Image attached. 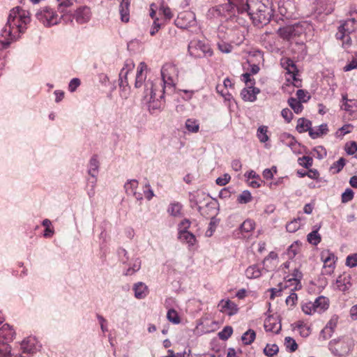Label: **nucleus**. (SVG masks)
I'll use <instances>...</instances> for the list:
<instances>
[{
	"mask_svg": "<svg viewBox=\"0 0 357 357\" xmlns=\"http://www.w3.org/2000/svg\"><path fill=\"white\" fill-rule=\"evenodd\" d=\"M283 67L287 70V73L288 77L287 79L288 82H291V83L296 87L299 86V80L297 78V69L296 65L294 63L293 61L289 59H285L282 63Z\"/></svg>",
	"mask_w": 357,
	"mask_h": 357,
	"instance_id": "nucleus-12",
	"label": "nucleus"
},
{
	"mask_svg": "<svg viewBox=\"0 0 357 357\" xmlns=\"http://www.w3.org/2000/svg\"><path fill=\"white\" fill-rule=\"evenodd\" d=\"M40 348V345L37 339L33 336L25 337L20 342V350L24 354H33L36 353Z\"/></svg>",
	"mask_w": 357,
	"mask_h": 357,
	"instance_id": "nucleus-11",
	"label": "nucleus"
},
{
	"mask_svg": "<svg viewBox=\"0 0 357 357\" xmlns=\"http://www.w3.org/2000/svg\"><path fill=\"white\" fill-rule=\"evenodd\" d=\"M167 319L174 324H178L181 322V319L178 312L174 309H169L167 313Z\"/></svg>",
	"mask_w": 357,
	"mask_h": 357,
	"instance_id": "nucleus-46",
	"label": "nucleus"
},
{
	"mask_svg": "<svg viewBox=\"0 0 357 357\" xmlns=\"http://www.w3.org/2000/svg\"><path fill=\"white\" fill-rule=\"evenodd\" d=\"M185 127L189 132L197 133L199 130V123L195 119H188L185 123Z\"/></svg>",
	"mask_w": 357,
	"mask_h": 357,
	"instance_id": "nucleus-37",
	"label": "nucleus"
},
{
	"mask_svg": "<svg viewBox=\"0 0 357 357\" xmlns=\"http://www.w3.org/2000/svg\"><path fill=\"white\" fill-rule=\"evenodd\" d=\"M256 337V333L255 332L252 330L249 329L245 333H244L241 337V340L243 342V344L246 345L250 344L252 342H254L255 339Z\"/></svg>",
	"mask_w": 357,
	"mask_h": 357,
	"instance_id": "nucleus-40",
	"label": "nucleus"
},
{
	"mask_svg": "<svg viewBox=\"0 0 357 357\" xmlns=\"http://www.w3.org/2000/svg\"><path fill=\"white\" fill-rule=\"evenodd\" d=\"M300 244L298 242H295L291 244L287 250V255L288 258L293 259L300 251Z\"/></svg>",
	"mask_w": 357,
	"mask_h": 357,
	"instance_id": "nucleus-45",
	"label": "nucleus"
},
{
	"mask_svg": "<svg viewBox=\"0 0 357 357\" xmlns=\"http://www.w3.org/2000/svg\"><path fill=\"white\" fill-rule=\"evenodd\" d=\"M238 12L246 13L256 24H267L272 15L273 10L268 0H229Z\"/></svg>",
	"mask_w": 357,
	"mask_h": 357,
	"instance_id": "nucleus-2",
	"label": "nucleus"
},
{
	"mask_svg": "<svg viewBox=\"0 0 357 357\" xmlns=\"http://www.w3.org/2000/svg\"><path fill=\"white\" fill-rule=\"evenodd\" d=\"M218 47L220 51L223 53H229L232 50V46L224 41L220 42L218 43Z\"/></svg>",
	"mask_w": 357,
	"mask_h": 357,
	"instance_id": "nucleus-60",
	"label": "nucleus"
},
{
	"mask_svg": "<svg viewBox=\"0 0 357 357\" xmlns=\"http://www.w3.org/2000/svg\"><path fill=\"white\" fill-rule=\"evenodd\" d=\"M351 277L350 275L343 274L340 275L333 284L334 289L341 291H346L351 287Z\"/></svg>",
	"mask_w": 357,
	"mask_h": 357,
	"instance_id": "nucleus-21",
	"label": "nucleus"
},
{
	"mask_svg": "<svg viewBox=\"0 0 357 357\" xmlns=\"http://www.w3.org/2000/svg\"><path fill=\"white\" fill-rule=\"evenodd\" d=\"M321 259L324 263V273L331 274L334 271L337 260V257L334 253L328 250H324L321 253Z\"/></svg>",
	"mask_w": 357,
	"mask_h": 357,
	"instance_id": "nucleus-10",
	"label": "nucleus"
},
{
	"mask_svg": "<svg viewBox=\"0 0 357 357\" xmlns=\"http://www.w3.org/2000/svg\"><path fill=\"white\" fill-rule=\"evenodd\" d=\"M91 17V11L88 6H80L75 13V19L79 24H85L88 22Z\"/></svg>",
	"mask_w": 357,
	"mask_h": 357,
	"instance_id": "nucleus-18",
	"label": "nucleus"
},
{
	"mask_svg": "<svg viewBox=\"0 0 357 357\" xmlns=\"http://www.w3.org/2000/svg\"><path fill=\"white\" fill-rule=\"evenodd\" d=\"M175 25L181 29H188L196 24L195 15L191 11H184L178 14L174 21Z\"/></svg>",
	"mask_w": 357,
	"mask_h": 357,
	"instance_id": "nucleus-9",
	"label": "nucleus"
},
{
	"mask_svg": "<svg viewBox=\"0 0 357 357\" xmlns=\"http://www.w3.org/2000/svg\"><path fill=\"white\" fill-rule=\"evenodd\" d=\"M344 151L348 155H354L357 151V144L354 141L346 143Z\"/></svg>",
	"mask_w": 357,
	"mask_h": 357,
	"instance_id": "nucleus-54",
	"label": "nucleus"
},
{
	"mask_svg": "<svg viewBox=\"0 0 357 357\" xmlns=\"http://www.w3.org/2000/svg\"><path fill=\"white\" fill-rule=\"evenodd\" d=\"M312 158L310 156H303L298 158L300 165L308 168L312 165Z\"/></svg>",
	"mask_w": 357,
	"mask_h": 357,
	"instance_id": "nucleus-58",
	"label": "nucleus"
},
{
	"mask_svg": "<svg viewBox=\"0 0 357 357\" xmlns=\"http://www.w3.org/2000/svg\"><path fill=\"white\" fill-rule=\"evenodd\" d=\"M216 90L225 101H231L233 99V96L229 89H227L226 88L222 89V86L221 84L217 85Z\"/></svg>",
	"mask_w": 357,
	"mask_h": 357,
	"instance_id": "nucleus-44",
	"label": "nucleus"
},
{
	"mask_svg": "<svg viewBox=\"0 0 357 357\" xmlns=\"http://www.w3.org/2000/svg\"><path fill=\"white\" fill-rule=\"evenodd\" d=\"M328 132V126L326 124H321L319 126L314 127L310 130V136L313 138H317Z\"/></svg>",
	"mask_w": 357,
	"mask_h": 357,
	"instance_id": "nucleus-35",
	"label": "nucleus"
},
{
	"mask_svg": "<svg viewBox=\"0 0 357 357\" xmlns=\"http://www.w3.org/2000/svg\"><path fill=\"white\" fill-rule=\"evenodd\" d=\"M301 227V219H294L290 222L287 223L286 225V229L289 232H295L296 231Z\"/></svg>",
	"mask_w": 357,
	"mask_h": 357,
	"instance_id": "nucleus-51",
	"label": "nucleus"
},
{
	"mask_svg": "<svg viewBox=\"0 0 357 357\" xmlns=\"http://www.w3.org/2000/svg\"><path fill=\"white\" fill-rule=\"evenodd\" d=\"M284 345L287 349H288L290 352L295 351L298 348V345L296 341L290 337H285Z\"/></svg>",
	"mask_w": 357,
	"mask_h": 357,
	"instance_id": "nucleus-52",
	"label": "nucleus"
},
{
	"mask_svg": "<svg viewBox=\"0 0 357 357\" xmlns=\"http://www.w3.org/2000/svg\"><path fill=\"white\" fill-rule=\"evenodd\" d=\"M344 165L345 160L343 158H341L331 165V171L333 174H337L342 169Z\"/></svg>",
	"mask_w": 357,
	"mask_h": 357,
	"instance_id": "nucleus-50",
	"label": "nucleus"
},
{
	"mask_svg": "<svg viewBox=\"0 0 357 357\" xmlns=\"http://www.w3.org/2000/svg\"><path fill=\"white\" fill-rule=\"evenodd\" d=\"M245 274L248 279L258 278L261 275V269L258 265L254 264L246 268Z\"/></svg>",
	"mask_w": 357,
	"mask_h": 357,
	"instance_id": "nucleus-32",
	"label": "nucleus"
},
{
	"mask_svg": "<svg viewBox=\"0 0 357 357\" xmlns=\"http://www.w3.org/2000/svg\"><path fill=\"white\" fill-rule=\"evenodd\" d=\"M279 351V347L275 344H267L264 349V353L268 357H273L276 355Z\"/></svg>",
	"mask_w": 357,
	"mask_h": 357,
	"instance_id": "nucleus-43",
	"label": "nucleus"
},
{
	"mask_svg": "<svg viewBox=\"0 0 357 357\" xmlns=\"http://www.w3.org/2000/svg\"><path fill=\"white\" fill-rule=\"evenodd\" d=\"M0 357H11V347L6 342H0Z\"/></svg>",
	"mask_w": 357,
	"mask_h": 357,
	"instance_id": "nucleus-49",
	"label": "nucleus"
},
{
	"mask_svg": "<svg viewBox=\"0 0 357 357\" xmlns=\"http://www.w3.org/2000/svg\"><path fill=\"white\" fill-rule=\"evenodd\" d=\"M130 0H122L120 6L119 12L121 15V21L128 22L129 21V6Z\"/></svg>",
	"mask_w": 357,
	"mask_h": 357,
	"instance_id": "nucleus-31",
	"label": "nucleus"
},
{
	"mask_svg": "<svg viewBox=\"0 0 357 357\" xmlns=\"http://www.w3.org/2000/svg\"><path fill=\"white\" fill-rule=\"evenodd\" d=\"M148 66L144 62H140L137 68L136 75H135V88H139L142 86L144 82L146 81L147 76Z\"/></svg>",
	"mask_w": 357,
	"mask_h": 357,
	"instance_id": "nucleus-16",
	"label": "nucleus"
},
{
	"mask_svg": "<svg viewBox=\"0 0 357 357\" xmlns=\"http://www.w3.org/2000/svg\"><path fill=\"white\" fill-rule=\"evenodd\" d=\"M15 336V331L8 324H3V319L0 317V342L13 341Z\"/></svg>",
	"mask_w": 357,
	"mask_h": 357,
	"instance_id": "nucleus-14",
	"label": "nucleus"
},
{
	"mask_svg": "<svg viewBox=\"0 0 357 357\" xmlns=\"http://www.w3.org/2000/svg\"><path fill=\"white\" fill-rule=\"evenodd\" d=\"M295 328H296L300 335L303 337H308L311 333V328L309 325L303 321H298L295 323Z\"/></svg>",
	"mask_w": 357,
	"mask_h": 357,
	"instance_id": "nucleus-33",
	"label": "nucleus"
},
{
	"mask_svg": "<svg viewBox=\"0 0 357 357\" xmlns=\"http://www.w3.org/2000/svg\"><path fill=\"white\" fill-rule=\"evenodd\" d=\"M268 128L266 126H260L257 130V137L261 143L266 144L270 138L268 135Z\"/></svg>",
	"mask_w": 357,
	"mask_h": 357,
	"instance_id": "nucleus-34",
	"label": "nucleus"
},
{
	"mask_svg": "<svg viewBox=\"0 0 357 357\" xmlns=\"http://www.w3.org/2000/svg\"><path fill=\"white\" fill-rule=\"evenodd\" d=\"M233 329L231 326H225L222 331L218 333L221 340H227L232 334Z\"/></svg>",
	"mask_w": 357,
	"mask_h": 357,
	"instance_id": "nucleus-57",
	"label": "nucleus"
},
{
	"mask_svg": "<svg viewBox=\"0 0 357 357\" xmlns=\"http://www.w3.org/2000/svg\"><path fill=\"white\" fill-rule=\"evenodd\" d=\"M252 197L248 190L243 191L237 197L239 204H247L252 201Z\"/></svg>",
	"mask_w": 357,
	"mask_h": 357,
	"instance_id": "nucleus-48",
	"label": "nucleus"
},
{
	"mask_svg": "<svg viewBox=\"0 0 357 357\" xmlns=\"http://www.w3.org/2000/svg\"><path fill=\"white\" fill-rule=\"evenodd\" d=\"M36 17L45 26H51L57 24L61 17L51 8H43L39 10Z\"/></svg>",
	"mask_w": 357,
	"mask_h": 357,
	"instance_id": "nucleus-5",
	"label": "nucleus"
},
{
	"mask_svg": "<svg viewBox=\"0 0 357 357\" xmlns=\"http://www.w3.org/2000/svg\"><path fill=\"white\" fill-rule=\"evenodd\" d=\"M311 122L307 119L303 118L299 119L298 120L296 129L299 132L309 131L310 130Z\"/></svg>",
	"mask_w": 357,
	"mask_h": 357,
	"instance_id": "nucleus-39",
	"label": "nucleus"
},
{
	"mask_svg": "<svg viewBox=\"0 0 357 357\" xmlns=\"http://www.w3.org/2000/svg\"><path fill=\"white\" fill-rule=\"evenodd\" d=\"M259 92L260 90L258 88L248 86L241 91V96L245 101L255 102L257 100V95L259 94Z\"/></svg>",
	"mask_w": 357,
	"mask_h": 357,
	"instance_id": "nucleus-24",
	"label": "nucleus"
},
{
	"mask_svg": "<svg viewBox=\"0 0 357 357\" xmlns=\"http://www.w3.org/2000/svg\"><path fill=\"white\" fill-rule=\"evenodd\" d=\"M178 238L182 243L187 245L190 250H194L197 244L196 236L190 231L178 234Z\"/></svg>",
	"mask_w": 357,
	"mask_h": 357,
	"instance_id": "nucleus-20",
	"label": "nucleus"
},
{
	"mask_svg": "<svg viewBox=\"0 0 357 357\" xmlns=\"http://www.w3.org/2000/svg\"><path fill=\"white\" fill-rule=\"evenodd\" d=\"M255 228V222L250 219L245 220L239 227L238 230L243 237H246Z\"/></svg>",
	"mask_w": 357,
	"mask_h": 357,
	"instance_id": "nucleus-29",
	"label": "nucleus"
},
{
	"mask_svg": "<svg viewBox=\"0 0 357 357\" xmlns=\"http://www.w3.org/2000/svg\"><path fill=\"white\" fill-rule=\"evenodd\" d=\"M345 264L350 268L357 266V253L348 255L346 258Z\"/></svg>",
	"mask_w": 357,
	"mask_h": 357,
	"instance_id": "nucleus-55",
	"label": "nucleus"
},
{
	"mask_svg": "<svg viewBox=\"0 0 357 357\" xmlns=\"http://www.w3.org/2000/svg\"><path fill=\"white\" fill-rule=\"evenodd\" d=\"M217 220L215 218H212L208 225V227L205 232V236L207 237H211L213 234L214 231L215 230Z\"/></svg>",
	"mask_w": 357,
	"mask_h": 357,
	"instance_id": "nucleus-56",
	"label": "nucleus"
},
{
	"mask_svg": "<svg viewBox=\"0 0 357 357\" xmlns=\"http://www.w3.org/2000/svg\"><path fill=\"white\" fill-rule=\"evenodd\" d=\"M188 52L191 56L197 58L211 56L213 53L208 43L197 40L190 41Z\"/></svg>",
	"mask_w": 357,
	"mask_h": 357,
	"instance_id": "nucleus-6",
	"label": "nucleus"
},
{
	"mask_svg": "<svg viewBox=\"0 0 357 357\" xmlns=\"http://www.w3.org/2000/svg\"><path fill=\"white\" fill-rule=\"evenodd\" d=\"M340 109L345 112L349 120L357 119V100L349 99L346 93L342 94L340 101Z\"/></svg>",
	"mask_w": 357,
	"mask_h": 357,
	"instance_id": "nucleus-7",
	"label": "nucleus"
},
{
	"mask_svg": "<svg viewBox=\"0 0 357 357\" xmlns=\"http://www.w3.org/2000/svg\"><path fill=\"white\" fill-rule=\"evenodd\" d=\"M355 30L356 20L354 18L346 20L338 27L335 36L337 40L342 41L343 48L347 49L351 45L350 34Z\"/></svg>",
	"mask_w": 357,
	"mask_h": 357,
	"instance_id": "nucleus-4",
	"label": "nucleus"
},
{
	"mask_svg": "<svg viewBox=\"0 0 357 357\" xmlns=\"http://www.w3.org/2000/svg\"><path fill=\"white\" fill-rule=\"evenodd\" d=\"M161 76L164 86L159 81L153 82L148 80L144 84V97L149 101H155L163 97L165 88L174 84L178 76V70L176 66L172 63L165 64L161 69Z\"/></svg>",
	"mask_w": 357,
	"mask_h": 357,
	"instance_id": "nucleus-3",
	"label": "nucleus"
},
{
	"mask_svg": "<svg viewBox=\"0 0 357 357\" xmlns=\"http://www.w3.org/2000/svg\"><path fill=\"white\" fill-rule=\"evenodd\" d=\"M301 102V101L294 98H290L288 100L289 105L296 114L301 113L303 109V107Z\"/></svg>",
	"mask_w": 357,
	"mask_h": 357,
	"instance_id": "nucleus-41",
	"label": "nucleus"
},
{
	"mask_svg": "<svg viewBox=\"0 0 357 357\" xmlns=\"http://www.w3.org/2000/svg\"><path fill=\"white\" fill-rule=\"evenodd\" d=\"M313 303L315 306V310L318 313H321L326 310L329 307L328 299L323 296H319Z\"/></svg>",
	"mask_w": 357,
	"mask_h": 357,
	"instance_id": "nucleus-30",
	"label": "nucleus"
},
{
	"mask_svg": "<svg viewBox=\"0 0 357 357\" xmlns=\"http://www.w3.org/2000/svg\"><path fill=\"white\" fill-rule=\"evenodd\" d=\"M302 26L298 24L287 26L278 29V33L279 36L285 40H289L294 37L299 36L302 33Z\"/></svg>",
	"mask_w": 357,
	"mask_h": 357,
	"instance_id": "nucleus-13",
	"label": "nucleus"
},
{
	"mask_svg": "<svg viewBox=\"0 0 357 357\" xmlns=\"http://www.w3.org/2000/svg\"><path fill=\"white\" fill-rule=\"evenodd\" d=\"M160 10L162 11L165 17L167 20H171L174 17L170 8L165 6L163 3L160 6Z\"/></svg>",
	"mask_w": 357,
	"mask_h": 357,
	"instance_id": "nucleus-61",
	"label": "nucleus"
},
{
	"mask_svg": "<svg viewBox=\"0 0 357 357\" xmlns=\"http://www.w3.org/2000/svg\"><path fill=\"white\" fill-rule=\"evenodd\" d=\"M218 307L220 312L230 317L237 314L238 311L237 305L229 299L221 300L219 302Z\"/></svg>",
	"mask_w": 357,
	"mask_h": 357,
	"instance_id": "nucleus-15",
	"label": "nucleus"
},
{
	"mask_svg": "<svg viewBox=\"0 0 357 357\" xmlns=\"http://www.w3.org/2000/svg\"><path fill=\"white\" fill-rule=\"evenodd\" d=\"M123 252L126 259H123V264L128 266L124 274L126 275H132L140 269L142 261L139 257L135 255L130 256L125 250H123Z\"/></svg>",
	"mask_w": 357,
	"mask_h": 357,
	"instance_id": "nucleus-8",
	"label": "nucleus"
},
{
	"mask_svg": "<svg viewBox=\"0 0 357 357\" xmlns=\"http://www.w3.org/2000/svg\"><path fill=\"white\" fill-rule=\"evenodd\" d=\"M278 255L275 252H271L264 259V265L267 270L274 268L276 266Z\"/></svg>",
	"mask_w": 357,
	"mask_h": 357,
	"instance_id": "nucleus-36",
	"label": "nucleus"
},
{
	"mask_svg": "<svg viewBox=\"0 0 357 357\" xmlns=\"http://www.w3.org/2000/svg\"><path fill=\"white\" fill-rule=\"evenodd\" d=\"M58 3V9L61 13H65L68 8L71 7L76 0H56Z\"/></svg>",
	"mask_w": 357,
	"mask_h": 357,
	"instance_id": "nucleus-47",
	"label": "nucleus"
},
{
	"mask_svg": "<svg viewBox=\"0 0 357 357\" xmlns=\"http://www.w3.org/2000/svg\"><path fill=\"white\" fill-rule=\"evenodd\" d=\"M301 278V272L298 269H295L293 273V278H289L287 281H285L284 284H280V285H283L284 288L294 286V288L291 289V290H296L301 288L300 280Z\"/></svg>",
	"mask_w": 357,
	"mask_h": 357,
	"instance_id": "nucleus-25",
	"label": "nucleus"
},
{
	"mask_svg": "<svg viewBox=\"0 0 357 357\" xmlns=\"http://www.w3.org/2000/svg\"><path fill=\"white\" fill-rule=\"evenodd\" d=\"M126 192L128 195L133 196L137 200H142L143 199L142 195L137 192L138 188V181L135 179L128 181L124 185Z\"/></svg>",
	"mask_w": 357,
	"mask_h": 357,
	"instance_id": "nucleus-22",
	"label": "nucleus"
},
{
	"mask_svg": "<svg viewBox=\"0 0 357 357\" xmlns=\"http://www.w3.org/2000/svg\"><path fill=\"white\" fill-rule=\"evenodd\" d=\"M301 310L307 315H312L317 312L315 306L312 301H305L301 304Z\"/></svg>",
	"mask_w": 357,
	"mask_h": 357,
	"instance_id": "nucleus-38",
	"label": "nucleus"
},
{
	"mask_svg": "<svg viewBox=\"0 0 357 357\" xmlns=\"http://www.w3.org/2000/svg\"><path fill=\"white\" fill-rule=\"evenodd\" d=\"M189 199L195 205H199L208 199V195L203 190H197L189 195Z\"/></svg>",
	"mask_w": 357,
	"mask_h": 357,
	"instance_id": "nucleus-26",
	"label": "nucleus"
},
{
	"mask_svg": "<svg viewBox=\"0 0 357 357\" xmlns=\"http://www.w3.org/2000/svg\"><path fill=\"white\" fill-rule=\"evenodd\" d=\"M132 290L135 294V297L137 299H143L149 294L148 287L142 282H138L134 284Z\"/></svg>",
	"mask_w": 357,
	"mask_h": 357,
	"instance_id": "nucleus-27",
	"label": "nucleus"
},
{
	"mask_svg": "<svg viewBox=\"0 0 357 357\" xmlns=\"http://www.w3.org/2000/svg\"><path fill=\"white\" fill-rule=\"evenodd\" d=\"M353 126L351 124H346L340 128L337 132L338 136H344L346 134H349L351 132Z\"/></svg>",
	"mask_w": 357,
	"mask_h": 357,
	"instance_id": "nucleus-62",
	"label": "nucleus"
},
{
	"mask_svg": "<svg viewBox=\"0 0 357 357\" xmlns=\"http://www.w3.org/2000/svg\"><path fill=\"white\" fill-rule=\"evenodd\" d=\"M30 22L31 15L28 10L20 6L12 8L0 31V42L9 45L16 41L25 33Z\"/></svg>",
	"mask_w": 357,
	"mask_h": 357,
	"instance_id": "nucleus-1",
	"label": "nucleus"
},
{
	"mask_svg": "<svg viewBox=\"0 0 357 357\" xmlns=\"http://www.w3.org/2000/svg\"><path fill=\"white\" fill-rule=\"evenodd\" d=\"M100 167V162L98 159L97 155H93L89 162L88 165V173L89 174L94 178L93 183H96V178L98 174Z\"/></svg>",
	"mask_w": 357,
	"mask_h": 357,
	"instance_id": "nucleus-23",
	"label": "nucleus"
},
{
	"mask_svg": "<svg viewBox=\"0 0 357 357\" xmlns=\"http://www.w3.org/2000/svg\"><path fill=\"white\" fill-rule=\"evenodd\" d=\"M182 206L179 203H172L168 208V212L173 216H177L181 214Z\"/></svg>",
	"mask_w": 357,
	"mask_h": 357,
	"instance_id": "nucleus-53",
	"label": "nucleus"
},
{
	"mask_svg": "<svg viewBox=\"0 0 357 357\" xmlns=\"http://www.w3.org/2000/svg\"><path fill=\"white\" fill-rule=\"evenodd\" d=\"M319 229V227L307 234V239L310 244L317 245L320 243L321 238L318 233Z\"/></svg>",
	"mask_w": 357,
	"mask_h": 357,
	"instance_id": "nucleus-42",
	"label": "nucleus"
},
{
	"mask_svg": "<svg viewBox=\"0 0 357 357\" xmlns=\"http://www.w3.org/2000/svg\"><path fill=\"white\" fill-rule=\"evenodd\" d=\"M296 96L300 101L303 102H307L310 99V96L308 95V93L302 89H298L296 91Z\"/></svg>",
	"mask_w": 357,
	"mask_h": 357,
	"instance_id": "nucleus-63",
	"label": "nucleus"
},
{
	"mask_svg": "<svg viewBox=\"0 0 357 357\" xmlns=\"http://www.w3.org/2000/svg\"><path fill=\"white\" fill-rule=\"evenodd\" d=\"M264 326L266 331L273 333H279L282 328L278 318L273 316H269L265 319Z\"/></svg>",
	"mask_w": 357,
	"mask_h": 357,
	"instance_id": "nucleus-19",
	"label": "nucleus"
},
{
	"mask_svg": "<svg viewBox=\"0 0 357 357\" xmlns=\"http://www.w3.org/2000/svg\"><path fill=\"white\" fill-rule=\"evenodd\" d=\"M190 226V222L187 220H183L180 224L178 225V234H181V232H188L189 231L188 229Z\"/></svg>",
	"mask_w": 357,
	"mask_h": 357,
	"instance_id": "nucleus-59",
	"label": "nucleus"
},
{
	"mask_svg": "<svg viewBox=\"0 0 357 357\" xmlns=\"http://www.w3.org/2000/svg\"><path fill=\"white\" fill-rule=\"evenodd\" d=\"M135 68V63L131 59L125 61L123 68L119 73V86L121 87L124 84L128 85V75L132 72Z\"/></svg>",
	"mask_w": 357,
	"mask_h": 357,
	"instance_id": "nucleus-17",
	"label": "nucleus"
},
{
	"mask_svg": "<svg viewBox=\"0 0 357 357\" xmlns=\"http://www.w3.org/2000/svg\"><path fill=\"white\" fill-rule=\"evenodd\" d=\"M244 31L245 28L243 26H240L235 30H229L227 34L230 41L237 45L242 43L244 39Z\"/></svg>",
	"mask_w": 357,
	"mask_h": 357,
	"instance_id": "nucleus-28",
	"label": "nucleus"
},
{
	"mask_svg": "<svg viewBox=\"0 0 357 357\" xmlns=\"http://www.w3.org/2000/svg\"><path fill=\"white\" fill-rule=\"evenodd\" d=\"M231 179V176L228 174H225L222 176L218 177L215 182L218 185L223 186L227 185Z\"/></svg>",
	"mask_w": 357,
	"mask_h": 357,
	"instance_id": "nucleus-64",
	"label": "nucleus"
}]
</instances>
